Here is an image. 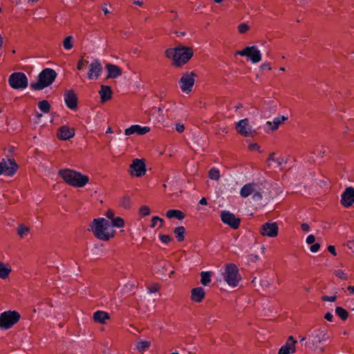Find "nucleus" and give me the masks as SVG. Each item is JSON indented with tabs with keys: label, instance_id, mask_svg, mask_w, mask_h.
Wrapping results in <instances>:
<instances>
[{
	"label": "nucleus",
	"instance_id": "1",
	"mask_svg": "<svg viewBox=\"0 0 354 354\" xmlns=\"http://www.w3.org/2000/svg\"><path fill=\"white\" fill-rule=\"evenodd\" d=\"M194 55L192 48L179 45L165 50V56L173 61V65L180 67L187 64Z\"/></svg>",
	"mask_w": 354,
	"mask_h": 354
},
{
	"label": "nucleus",
	"instance_id": "2",
	"mask_svg": "<svg viewBox=\"0 0 354 354\" xmlns=\"http://www.w3.org/2000/svg\"><path fill=\"white\" fill-rule=\"evenodd\" d=\"M90 227L95 237L100 240L106 241L114 236L115 231L110 222L104 218L94 219Z\"/></svg>",
	"mask_w": 354,
	"mask_h": 354
},
{
	"label": "nucleus",
	"instance_id": "3",
	"mask_svg": "<svg viewBox=\"0 0 354 354\" xmlns=\"http://www.w3.org/2000/svg\"><path fill=\"white\" fill-rule=\"evenodd\" d=\"M329 337L326 329L323 328H315L308 334L306 346L313 351L324 353V349L321 346V344L326 342Z\"/></svg>",
	"mask_w": 354,
	"mask_h": 354
},
{
	"label": "nucleus",
	"instance_id": "4",
	"mask_svg": "<svg viewBox=\"0 0 354 354\" xmlns=\"http://www.w3.org/2000/svg\"><path fill=\"white\" fill-rule=\"evenodd\" d=\"M58 175L68 185L74 187H83L88 183V177L73 169H62Z\"/></svg>",
	"mask_w": 354,
	"mask_h": 354
},
{
	"label": "nucleus",
	"instance_id": "5",
	"mask_svg": "<svg viewBox=\"0 0 354 354\" xmlns=\"http://www.w3.org/2000/svg\"><path fill=\"white\" fill-rule=\"evenodd\" d=\"M57 77L56 72L49 68L42 70L38 75L37 81L32 82L30 88L35 91H40L50 86Z\"/></svg>",
	"mask_w": 354,
	"mask_h": 354
},
{
	"label": "nucleus",
	"instance_id": "6",
	"mask_svg": "<svg viewBox=\"0 0 354 354\" xmlns=\"http://www.w3.org/2000/svg\"><path fill=\"white\" fill-rule=\"evenodd\" d=\"M263 190L259 184L250 183L244 185L240 190V195L243 198L251 196L252 201L259 203L263 199Z\"/></svg>",
	"mask_w": 354,
	"mask_h": 354
},
{
	"label": "nucleus",
	"instance_id": "7",
	"mask_svg": "<svg viewBox=\"0 0 354 354\" xmlns=\"http://www.w3.org/2000/svg\"><path fill=\"white\" fill-rule=\"evenodd\" d=\"M21 315L16 310H6L0 314V329L8 330L20 319Z\"/></svg>",
	"mask_w": 354,
	"mask_h": 354
},
{
	"label": "nucleus",
	"instance_id": "8",
	"mask_svg": "<svg viewBox=\"0 0 354 354\" xmlns=\"http://www.w3.org/2000/svg\"><path fill=\"white\" fill-rule=\"evenodd\" d=\"M224 281L231 287H236L241 279L237 266L234 263L226 265L223 274Z\"/></svg>",
	"mask_w": 354,
	"mask_h": 354
},
{
	"label": "nucleus",
	"instance_id": "9",
	"mask_svg": "<svg viewBox=\"0 0 354 354\" xmlns=\"http://www.w3.org/2000/svg\"><path fill=\"white\" fill-rule=\"evenodd\" d=\"M196 77V74L192 71H187L182 75L178 83L184 93L188 94L192 91Z\"/></svg>",
	"mask_w": 354,
	"mask_h": 354
},
{
	"label": "nucleus",
	"instance_id": "10",
	"mask_svg": "<svg viewBox=\"0 0 354 354\" xmlns=\"http://www.w3.org/2000/svg\"><path fill=\"white\" fill-rule=\"evenodd\" d=\"M10 86L14 89H24L28 86V81L24 73L16 72L12 73L8 78Z\"/></svg>",
	"mask_w": 354,
	"mask_h": 354
},
{
	"label": "nucleus",
	"instance_id": "11",
	"mask_svg": "<svg viewBox=\"0 0 354 354\" xmlns=\"http://www.w3.org/2000/svg\"><path fill=\"white\" fill-rule=\"evenodd\" d=\"M235 55L247 57L253 64L259 63L261 60V51L256 46H247L236 51Z\"/></svg>",
	"mask_w": 354,
	"mask_h": 354
},
{
	"label": "nucleus",
	"instance_id": "12",
	"mask_svg": "<svg viewBox=\"0 0 354 354\" xmlns=\"http://www.w3.org/2000/svg\"><path fill=\"white\" fill-rule=\"evenodd\" d=\"M18 168L17 164L14 159L3 158L0 162V175L12 176Z\"/></svg>",
	"mask_w": 354,
	"mask_h": 354
},
{
	"label": "nucleus",
	"instance_id": "13",
	"mask_svg": "<svg viewBox=\"0 0 354 354\" xmlns=\"http://www.w3.org/2000/svg\"><path fill=\"white\" fill-rule=\"evenodd\" d=\"M236 132L244 137H253L256 134V130L250 124L248 118L240 120L235 126Z\"/></svg>",
	"mask_w": 354,
	"mask_h": 354
},
{
	"label": "nucleus",
	"instance_id": "14",
	"mask_svg": "<svg viewBox=\"0 0 354 354\" xmlns=\"http://www.w3.org/2000/svg\"><path fill=\"white\" fill-rule=\"evenodd\" d=\"M279 233V227L275 222H267L262 225L260 234L263 236L274 238L277 236Z\"/></svg>",
	"mask_w": 354,
	"mask_h": 354
},
{
	"label": "nucleus",
	"instance_id": "15",
	"mask_svg": "<svg viewBox=\"0 0 354 354\" xmlns=\"http://www.w3.org/2000/svg\"><path fill=\"white\" fill-rule=\"evenodd\" d=\"M102 72V66L99 59H95L88 66L87 77L90 80H97Z\"/></svg>",
	"mask_w": 354,
	"mask_h": 354
},
{
	"label": "nucleus",
	"instance_id": "16",
	"mask_svg": "<svg viewBox=\"0 0 354 354\" xmlns=\"http://www.w3.org/2000/svg\"><path fill=\"white\" fill-rule=\"evenodd\" d=\"M221 219L223 223L230 226L234 230L239 227L241 223V220L239 218H236L230 212L225 210L221 212Z\"/></svg>",
	"mask_w": 354,
	"mask_h": 354
},
{
	"label": "nucleus",
	"instance_id": "17",
	"mask_svg": "<svg viewBox=\"0 0 354 354\" xmlns=\"http://www.w3.org/2000/svg\"><path fill=\"white\" fill-rule=\"evenodd\" d=\"M130 174L132 176L140 177L145 174L146 167L143 160L142 159H134L130 165Z\"/></svg>",
	"mask_w": 354,
	"mask_h": 354
},
{
	"label": "nucleus",
	"instance_id": "18",
	"mask_svg": "<svg viewBox=\"0 0 354 354\" xmlns=\"http://www.w3.org/2000/svg\"><path fill=\"white\" fill-rule=\"evenodd\" d=\"M341 204L344 207H349L354 203V188L348 187L345 189L341 196Z\"/></svg>",
	"mask_w": 354,
	"mask_h": 354
},
{
	"label": "nucleus",
	"instance_id": "19",
	"mask_svg": "<svg viewBox=\"0 0 354 354\" xmlns=\"http://www.w3.org/2000/svg\"><path fill=\"white\" fill-rule=\"evenodd\" d=\"M297 342L292 336L288 337L286 344L280 348L278 354L294 353L296 351Z\"/></svg>",
	"mask_w": 354,
	"mask_h": 354
},
{
	"label": "nucleus",
	"instance_id": "20",
	"mask_svg": "<svg viewBox=\"0 0 354 354\" xmlns=\"http://www.w3.org/2000/svg\"><path fill=\"white\" fill-rule=\"evenodd\" d=\"M149 131V127H142L139 124H133L124 130V134L126 136H131L135 133L138 135H145Z\"/></svg>",
	"mask_w": 354,
	"mask_h": 354
},
{
	"label": "nucleus",
	"instance_id": "21",
	"mask_svg": "<svg viewBox=\"0 0 354 354\" xmlns=\"http://www.w3.org/2000/svg\"><path fill=\"white\" fill-rule=\"evenodd\" d=\"M57 136L59 140H68L74 137L75 129L74 128H71L68 126H62L58 129Z\"/></svg>",
	"mask_w": 354,
	"mask_h": 354
},
{
	"label": "nucleus",
	"instance_id": "22",
	"mask_svg": "<svg viewBox=\"0 0 354 354\" xmlns=\"http://www.w3.org/2000/svg\"><path fill=\"white\" fill-rule=\"evenodd\" d=\"M162 108L165 109V111L167 114V117L169 119L174 120L178 116L177 109L178 107L174 102H166L162 104Z\"/></svg>",
	"mask_w": 354,
	"mask_h": 354
},
{
	"label": "nucleus",
	"instance_id": "23",
	"mask_svg": "<svg viewBox=\"0 0 354 354\" xmlns=\"http://www.w3.org/2000/svg\"><path fill=\"white\" fill-rule=\"evenodd\" d=\"M64 102L68 109L71 110L77 109V100L73 91H68L64 94Z\"/></svg>",
	"mask_w": 354,
	"mask_h": 354
},
{
	"label": "nucleus",
	"instance_id": "24",
	"mask_svg": "<svg viewBox=\"0 0 354 354\" xmlns=\"http://www.w3.org/2000/svg\"><path fill=\"white\" fill-rule=\"evenodd\" d=\"M99 94L100 95L101 102H105L112 98L113 91L109 86L101 85Z\"/></svg>",
	"mask_w": 354,
	"mask_h": 354
},
{
	"label": "nucleus",
	"instance_id": "25",
	"mask_svg": "<svg viewBox=\"0 0 354 354\" xmlns=\"http://www.w3.org/2000/svg\"><path fill=\"white\" fill-rule=\"evenodd\" d=\"M205 290L202 287L193 288L191 292V299L196 303H200L205 297Z\"/></svg>",
	"mask_w": 354,
	"mask_h": 354
},
{
	"label": "nucleus",
	"instance_id": "26",
	"mask_svg": "<svg viewBox=\"0 0 354 354\" xmlns=\"http://www.w3.org/2000/svg\"><path fill=\"white\" fill-rule=\"evenodd\" d=\"M107 69L108 75L107 78H117L122 75V71L119 66L112 64H108L106 65Z\"/></svg>",
	"mask_w": 354,
	"mask_h": 354
},
{
	"label": "nucleus",
	"instance_id": "27",
	"mask_svg": "<svg viewBox=\"0 0 354 354\" xmlns=\"http://www.w3.org/2000/svg\"><path fill=\"white\" fill-rule=\"evenodd\" d=\"M288 120V117L284 115L278 116L273 119L272 121H268L266 124L270 127V129L272 131L277 130L279 125L281 124L284 121Z\"/></svg>",
	"mask_w": 354,
	"mask_h": 354
},
{
	"label": "nucleus",
	"instance_id": "28",
	"mask_svg": "<svg viewBox=\"0 0 354 354\" xmlns=\"http://www.w3.org/2000/svg\"><path fill=\"white\" fill-rule=\"evenodd\" d=\"M93 318L95 322L105 324L110 317L108 313L103 310H97L93 313Z\"/></svg>",
	"mask_w": 354,
	"mask_h": 354
},
{
	"label": "nucleus",
	"instance_id": "29",
	"mask_svg": "<svg viewBox=\"0 0 354 354\" xmlns=\"http://www.w3.org/2000/svg\"><path fill=\"white\" fill-rule=\"evenodd\" d=\"M166 216L168 218H176L178 220H183L185 218L184 213L178 209H170L167 212Z\"/></svg>",
	"mask_w": 354,
	"mask_h": 354
},
{
	"label": "nucleus",
	"instance_id": "30",
	"mask_svg": "<svg viewBox=\"0 0 354 354\" xmlns=\"http://www.w3.org/2000/svg\"><path fill=\"white\" fill-rule=\"evenodd\" d=\"M10 272V267L8 265H6L0 261V278L2 279H6Z\"/></svg>",
	"mask_w": 354,
	"mask_h": 354
},
{
	"label": "nucleus",
	"instance_id": "31",
	"mask_svg": "<svg viewBox=\"0 0 354 354\" xmlns=\"http://www.w3.org/2000/svg\"><path fill=\"white\" fill-rule=\"evenodd\" d=\"M150 345L151 342L149 341L140 340L136 344V349L140 353H143L150 346Z\"/></svg>",
	"mask_w": 354,
	"mask_h": 354
},
{
	"label": "nucleus",
	"instance_id": "32",
	"mask_svg": "<svg viewBox=\"0 0 354 354\" xmlns=\"http://www.w3.org/2000/svg\"><path fill=\"white\" fill-rule=\"evenodd\" d=\"M74 38L73 36L69 35L64 38L63 41V48L66 50H70L73 48Z\"/></svg>",
	"mask_w": 354,
	"mask_h": 354
},
{
	"label": "nucleus",
	"instance_id": "33",
	"mask_svg": "<svg viewBox=\"0 0 354 354\" xmlns=\"http://www.w3.org/2000/svg\"><path fill=\"white\" fill-rule=\"evenodd\" d=\"M174 232L178 241L181 242L185 239V228L183 226L176 227Z\"/></svg>",
	"mask_w": 354,
	"mask_h": 354
},
{
	"label": "nucleus",
	"instance_id": "34",
	"mask_svg": "<svg viewBox=\"0 0 354 354\" xmlns=\"http://www.w3.org/2000/svg\"><path fill=\"white\" fill-rule=\"evenodd\" d=\"M17 234L20 238L24 239L30 234V228L23 224L19 225Z\"/></svg>",
	"mask_w": 354,
	"mask_h": 354
},
{
	"label": "nucleus",
	"instance_id": "35",
	"mask_svg": "<svg viewBox=\"0 0 354 354\" xmlns=\"http://www.w3.org/2000/svg\"><path fill=\"white\" fill-rule=\"evenodd\" d=\"M38 108L44 113H48L50 111V104L48 100H44L38 102Z\"/></svg>",
	"mask_w": 354,
	"mask_h": 354
},
{
	"label": "nucleus",
	"instance_id": "36",
	"mask_svg": "<svg viewBox=\"0 0 354 354\" xmlns=\"http://www.w3.org/2000/svg\"><path fill=\"white\" fill-rule=\"evenodd\" d=\"M201 282L204 286H207L211 282V272H202L201 273Z\"/></svg>",
	"mask_w": 354,
	"mask_h": 354
},
{
	"label": "nucleus",
	"instance_id": "37",
	"mask_svg": "<svg viewBox=\"0 0 354 354\" xmlns=\"http://www.w3.org/2000/svg\"><path fill=\"white\" fill-rule=\"evenodd\" d=\"M333 274L337 277L338 279L343 280V281H347L349 279V276L347 272H345V270H341V269H337L333 271Z\"/></svg>",
	"mask_w": 354,
	"mask_h": 354
},
{
	"label": "nucleus",
	"instance_id": "38",
	"mask_svg": "<svg viewBox=\"0 0 354 354\" xmlns=\"http://www.w3.org/2000/svg\"><path fill=\"white\" fill-rule=\"evenodd\" d=\"M336 315L339 317L342 320H346L348 317V313L346 309L342 307L337 306L335 308Z\"/></svg>",
	"mask_w": 354,
	"mask_h": 354
},
{
	"label": "nucleus",
	"instance_id": "39",
	"mask_svg": "<svg viewBox=\"0 0 354 354\" xmlns=\"http://www.w3.org/2000/svg\"><path fill=\"white\" fill-rule=\"evenodd\" d=\"M208 176L210 179L214 180H218L221 177L220 171L216 167L212 168L208 173Z\"/></svg>",
	"mask_w": 354,
	"mask_h": 354
},
{
	"label": "nucleus",
	"instance_id": "40",
	"mask_svg": "<svg viewBox=\"0 0 354 354\" xmlns=\"http://www.w3.org/2000/svg\"><path fill=\"white\" fill-rule=\"evenodd\" d=\"M111 225V227H113L120 228L123 227L124 225V221L121 217H115L111 222L110 223Z\"/></svg>",
	"mask_w": 354,
	"mask_h": 354
},
{
	"label": "nucleus",
	"instance_id": "41",
	"mask_svg": "<svg viewBox=\"0 0 354 354\" xmlns=\"http://www.w3.org/2000/svg\"><path fill=\"white\" fill-rule=\"evenodd\" d=\"M120 205L125 209L131 207V199L129 196H124L121 198Z\"/></svg>",
	"mask_w": 354,
	"mask_h": 354
},
{
	"label": "nucleus",
	"instance_id": "42",
	"mask_svg": "<svg viewBox=\"0 0 354 354\" xmlns=\"http://www.w3.org/2000/svg\"><path fill=\"white\" fill-rule=\"evenodd\" d=\"M158 222H160V227H162V223H163V219L157 216H153L151 218V223L150 227L151 228L155 227L156 225H157Z\"/></svg>",
	"mask_w": 354,
	"mask_h": 354
},
{
	"label": "nucleus",
	"instance_id": "43",
	"mask_svg": "<svg viewBox=\"0 0 354 354\" xmlns=\"http://www.w3.org/2000/svg\"><path fill=\"white\" fill-rule=\"evenodd\" d=\"M139 213L142 216H149L150 214H151V211H150V209L148 206L147 205H143V206H141L139 209Z\"/></svg>",
	"mask_w": 354,
	"mask_h": 354
},
{
	"label": "nucleus",
	"instance_id": "44",
	"mask_svg": "<svg viewBox=\"0 0 354 354\" xmlns=\"http://www.w3.org/2000/svg\"><path fill=\"white\" fill-rule=\"evenodd\" d=\"M159 239L165 244H168L171 241V236L167 234H160Z\"/></svg>",
	"mask_w": 354,
	"mask_h": 354
},
{
	"label": "nucleus",
	"instance_id": "45",
	"mask_svg": "<svg viewBox=\"0 0 354 354\" xmlns=\"http://www.w3.org/2000/svg\"><path fill=\"white\" fill-rule=\"evenodd\" d=\"M238 30L240 33H245L249 30V26L245 23L241 24L238 26Z\"/></svg>",
	"mask_w": 354,
	"mask_h": 354
},
{
	"label": "nucleus",
	"instance_id": "46",
	"mask_svg": "<svg viewBox=\"0 0 354 354\" xmlns=\"http://www.w3.org/2000/svg\"><path fill=\"white\" fill-rule=\"evenodd\" d=\"M322 299L325 301L333 302L337 299L336 295L332 296L324 295L322 297Z\"/></svg>",
	"mask_w": 354,
	"mask_h": 354
},
{
	"label": "nucleus",
	"instance_id": "47",
	"mask_svg": "<svg viewBox=\"0 0 354 354\" xmlns=\"http://www.w3.org/2000/svg\"><path fill=\"white\" fill-rule=\"evenodd\" d=\"M320 248V245L319 243H314L313 244L310 248V252H317Z\"/></svg>",
	"mask_w": 354,
	"mask_h": 354
},
{
	"label": "nucleus",
	"instance_id": "48",
	"mask_svg": "<svg viewBox=\"0 0 354 354\" xmlns=\"http://www.w3.org/2000/svg\"><path fill=\"white\" fill-rule=\"evenodd\" d=\"M315 241V237L313 234H310L306 238V243L308 244H313Z\"/></svg>",
	"mask_w": 354,
	"mask_h": 354
},
{
	"label": "nucleus",
	"instance_id": "49",
	"mask_svg": "<svg viewBox=\"0 0 354 354\" xmlns=\"http://www.w3.org/2000/svg\"><path fill=\"white\" fill-rule=\"evenodd\" d=\"M106 216L111 221L115 218L114 212L112 210L109 209L106 212Z\"/></svg>",
	"mask_w": 354,
	"mask_h": 354
},
{
	"label": "nucleus",
	"instance_id": "50",
	"mask_svg": "<svg viewBox=\"0 0 354 354\" xmlns=\"http://www.w3.org/2000/svg\"><path fill=\"white\" fill-rule=\"evenodd\" d=\"M176 130L178 133H183L185 130V126L183 124H176Z\"/></svg>",
	"mask_w": 354,
	"mask_h": 354
},
{
	"label": "nucleus",
	"instance_id": "51",
	"mask_svg": "<svg viewBox=\"0 0 354 354\" xmlns=\"http://www.w3.org/2000/svg\"><path fill=\"white\" fill-rule=\"evenodd\" d=\"M347 247L354 252V237L353 239L349 240L346 244Z\"/></svg>",
	"mask_w": 354,
	"mask_h": 354
},
{
	"label": "nucleus",
	"instance_id": "52",
	"mask_svg": "<svg viewBox=\"0 0 354 354\" xmlns=\"http://www.w3.org/2000/svg\"><path fill=\"white\" fill-rule=\"evenodd\" d=\"M324 318L328 322H333V315L331 313L328 312L325 314Z\"/></svg>",
	"mask_w": 354,
	"mask_h": 354
},
{
	"label": "nucleus",
	"instance_id": "53",
	"mask_svg": "<svg viewBox=\"0 0 354 354\" xmlns=\"http://www.w3.org/2000/svg\"><path fill=\"white\" fill-rule=\"evenodd\" d=\"M158 290V287L156 285L148 288L149 293H154L156 292Z\"/></svg>",
	"mask_w": 354,
	"mask_h": 354
},
{
	"label": "nucleus",
	"instance_id": "54",
	"mask_svg": "<svg viewBox=\"0 0 354 354\" xmlns=\"http://www.w3.org/2000/svg\"><path fill=\"white\" fill-rule=\"evenodd\" d=\"M84 60L83 58H81L78 62H77V69L80 71L82 70L83 66H84Z\"/></svg>",
	"mask_w": 354,
	"mask_h": 354
},
{
	"label": "nucleus",
	"instance_id": "55",
	"mask_svg": "<svg viewBox=\"0 0 354 354\" xmlns=\"http://www.w3.org/2000/svg\"><path fill=\"white\" fill-rule=\"evenodd\" d=\"M328 250L329 252H330L334 256H335L337 254H336V251H335V248L334 245H329L328 247Z\"/></svg>",
	"mask_w": 354,
	"mask_h": 354
},
{
	"label": "nucleus",
	"instance_id": "56",
	"mask_svg": "<svg viewBox=\"0 0 354 354\" xmlns=\"http://www.w3.org/2000/svg\"><path fill=\"white\" fill-rule=\"evenodd\" d=\"M301 228L304 232H308L310 230L309 225L307 223H302L301 225Z\"/></svg>",
	"mask_w": 354,
	"mask_h": 354
},
{
	"label": "nucleus",
	"instance_id": "57",
	"mask_svg": "<svg viewBox=\"0 0 354 354\" xmlns=\"http://www.w3.org/2000/svg\"><path fill=\"white\" fill-rule=\"evenodd\" d=\"M261 68H263V69L267 68L269 71H270L272 69V68L270 67L269 63H263V64H262L261 66Z\"/></svg>",
	"mask_w": 354,
	"mask_h": 354
},
{
	"label": "nucleus",
	"instance_id": "58",
	"mask_svg": "<svg viewBox=\"0 0 354 354\" xmlns=\"http://www.w3.org/2000/svg\"><path fill=\"white\" fill-rule=\"evenodd\" d=\"M199 204L200 205H206L207 204V199L205 198V197H203L202 198H201V200L199 201Z\"/></svg>",
	"mask_w": 354,
	"mask_h": 354
},
{
	"label": "nucleus",
	"instance_id": "59",
	"mask_svg": "<svg viewBox=\"0 0 354 354\" xmlns=\"http://www.w3.org/2000/svg\"><path fill=\"white\" fill-rule=\"evenodd\" d=\"M133 3L136 6H142L143 2L141 0H134Z\"/></svg>",
	"mask_w": 354,
	"mask_h": 354
},
{
	"label": "nucleus",
	"instance_id": "60",
	"mask_svg": "<svg viewBox=\"0 0 354 354\" xmlns=\"http://www.w3.org/2000/svg\"><path fill=\"white\" fill-rule=\"evenodd\" d=\"M102 10H103V12H104V13L105 15H107V14L110 13V11H109V10L106 8V4H105V6L102 8Z\"/></svg>",
	"mask_w": 354,
	"mask_h": 354
},
{
	"label": "nucleus",
	"instance_id": "61",
	"mask_svg": "<svg viewBox=\"0 0 354 354\" xmlns=\"http://www.w3.org/2000/svg\"><path fill=\"white\" fill-rule=\"evenodd\" d=\"M347 289L350 292L351 294H354V286H348Z\"/></svg>",
	"mask_w": 354,
	"mask_h": 354
},
{
	"label": "nucleus",
	"instance_id": "62",
	"mask_svg": "<svg viewBox=\"0 0 354 354\" xmlns=\"http://www.w3.org/2000/svg\"><path fill=\"white\" fill-rule=\"evenodd\" d=\"M275 162H277L279 165H281L283 162V160L282 158H278L276 159Z\"/></svg>",
	"mask_w": 354,
	"mask_h": 354
},
{
	"label": "nucleus",
	"instance_id": "63",
	"mask_svg": "<svg viewBox=\"0 0 354 354\" xmlns=\"http://www.w3.org/2000/svg\"><path fill=\"white\" fill-rule=\"evenodd\" d=\"M242 107H243L242 104H241V103L237 104L236 105L234 106L235 111H237L239 109H241Z\"/></svg>",
	"mask_w": 354,
	"mask_h": 354
},
{
	"label": "nucleus",
	"instance_id": "64",
	"mask_svg": "<svg viewBox=\"0 0 354 354\" xmlns=\"http://www.w3.org/2000/svg\"><path fill=\"white\" fill-rule=\"evenodd\" d=\"M164 111H165V109L162 108V104H161L160 105V106L158 107V112L160 113H162Z\"/></svg>",
	"mask_w": 354,
	"mask_h": 354
}]
</instances>
